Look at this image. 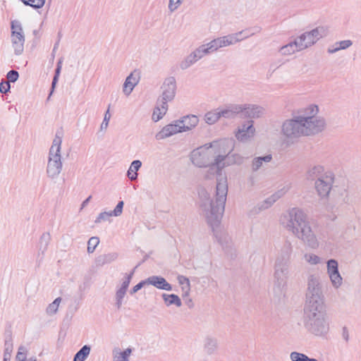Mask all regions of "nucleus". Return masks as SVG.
<instances>
[{"mask_svg":"<svg viewBox=\"0 0 361 361\" xmlns=\"http://www.w3.org/2000/svg\"><path fill=\"white\" fill-rule=\"evenodd\" d=\"M230 143L228 140H215L194 149L189 155L191 163L195 167L209 168L204 173V179L210 180L216 175L215 197H210L204 191L200 194L201 212L212 227L219 225L224 212L228 180L223 169L226 167V150Z\"/></svg>","mask_w":361,"mask_h":361,"instance_id":"1","label":"nucleus"},{"mask_svg":"<svg viewBox=\"0 0 361 361\" xmlns=\"http://www.w3.org/2000/svg\"><path fill=\"white\" fill-rule=\"evenodd\" d=\"M302 323L307 331L314 336L325 337L329 332L324 296L319 279L314 275L308 279Z\"/></svg>","mask_w":361,"mask_h":361,"instance_id":"2","label":"nucleus"},{"mask_svg":"<svg viewBox=\"0 0 361 361\" xmlns=\"http://www.w3.org/2000/svg\"><path fill=\"white\" fill-rule=\"evenodd\" d=\"M319 109L317 105H307L302 109L298 115L283 122L281 135L288 142H293L301 137L321 133L326 127V121L319 115Z\"/></svg>","mask_w":361,"mask_h":361,"instance_id":"3","label":"nucleus"},{"mask_svg":"<svg viewBox=\"0 0 361 361\" xmlns=\"http://www.w3.org/2000/svg\"><path fill=\"white\" fill-rule=\"evenodd\" d=\"M279 223L310 249L317 250L319 247L318 236L307 214L302 209L292 207L287 209L281 215Z\"/></svg>","mask_w":361,"mask_h":361,"instance_id":"4","label":"nucleus"},{"mask_svg":"<svg viewBox=\"0 0 361 361\" xmlns=\"http://www.w3.org/2000/svg\"><path fill=\"white\" fill-rule=\"evenodd\" d=\"M61 143L62 137L56 134L49 149L46 170L48 178L51 180L57 179L62 171Z\"/></svg>","mask_w":361,"mask_h":361,"instance_id":"5","label":"nucleus"},{"mask_svg":"<svg viewBox=\"0 0 361 361\" xmlns=\"http://www.w3.org/2000/svg\"><path fill=\"white\" fill-rule=\"evenodd\" d=\"M329 34L327 25H319L315 28L305 32L295 39L302 50L309 48L316 44L320 39L326 37Z\"/></svg>","mask_w":361,"mask_h":361,"instance_id":"6","label":"nucleus"},{"mask_svg":"<svg viewBox=\"0 0 361 361\" xmlns=\"http://www.w3.org/2000/svg\"><path fill=\"white\" fill-rule=\"evenodd\" d=\"M252 35L253 33H250L247 30H242L238 32L217 37L209 42L208 44L212 53H214L221 48L233 45L245 39L248 38Z\"/></svg>","mask_w":361,"mask_h":361,"instance_id":"7","label":"nucleus"},{"mask_svg":"<svg viewBox=\"0 0 361 361\" xmlns=\"http://www.w3.org/2000/svg\"><path fill=\"white\" fill-rule=\"evenodd\" d=\"M11 40L16 55H20L24 49L25 35L21 24L18 20L11 23Z\"/></svg>","mask_w":361,"mask_h":361,"instance_id":"8","label":"nucleus"},{"mask_svg":"<svg viewBox=\"0 0 361 361\" xmlns=\"http://www.w3.org/2000/svg\"><path fill=\"white\" fill-rule=\"evenodd\" d=\"M177 85L174 77L169 76L164 79L161 87L158 101L166 103L172 102L176 94Z\"/></svg>","mask_w":361,"mask_h":361,"instance_id":"9","label":"nucleus"},{"mask_svg":"<svg viewBox=\"0 0 361 361\" xmlns=\"http://www.w3.org/2000/svg\"><path fill=\"white\" fill-rule=\"evenodd\" d=\"M256 135V128L252 119L244 121L238 125L234 132L236 140L240 142L251 141Z\"/></svg>","mask_w":361,"mask_h":361,"instance_id":"10","label":"nucleus"},{"mask_svg":"<svg viewBox=\"0 0 361 361\" xmlns=\"http://www.w3.org/2000/svg\"><path fill=\"white\" fill-rule=\"evenodd\" d=\"M333 180L331 174L318 177L316 180L314 188L320 197L324 198L329 195L333 184Z\"/></svg>","mask_w":361,"mask_h":361,"instance_id":"11","label":"nucleus"},{"mask_svg":"<svg viewBox=\"0 0 361 361\" xmlns=\"http://www.w3.org/2000/svg\"><path fill=\"white\" fill-rule=\"evenodd\" d=\"M178 119L164 126L155 135L157 140H164L178 133H184Z\"/></svg>","mask_w":361,"mask_h":361,"instance_id":"12","label":"nucleus"},{"mask_svg":"<svg viewBox=\"0 0 361 361\" xmlns=\"http://www.w3.org/2000/svg\"><path fill=\"white\" fill-rule=\"evenodd\" d=\"M221 140H228L231 142L228 145V148H227V151L226 150V157H225V163L226 167L231 165H238L240 166L243 164L245 161L244 157H243L239 153H231V152L234 149V141L231 138H221Z\"/></svg>","mask_w":361,"mask_h":361,"instance_id":"13","label":"nucleus"},{"mask_svg":"<svg viewBox=\"0 0 361 361\" xmlns=\"http://www.w3.org/2000/svg\"><path fill=\"white\" fill-rule=\"evenodd\" d=\"M139 81V73L136 71H133L128 75L123 85L122 91L123 94L128 97L132 93L135 87L138 84Z\"/></svg>","mask_w":361,"mask_h":361,"instance_id":"14","label":"nucleus"},{"mask_svg":"<svg viewBox=\"0 0 361 361\" xmlns=\"http://www.w3.org/2000/svg\"><path fill=\"white\" fill-rule=\"evenodd\" d=\"M184 133L190 131L195 128L200 122V118L194 114L184 116L178 119Z\"/></svg>","mask_w":361,"mask_h":361,"instance_id":"15","label":"nucleus"},{"mask_svg":"<svg viewBox=\"0 0 361 361\" xmlns=\"http://www.w3.org/2000/svg\"><path fill=\"white\" fill-rule=\"evenodd\" d=\"M123 201H119L113 211L101 212L97 217L95 223L106 221L111 216H120L123 213Z\"/></svg>","mask_w":361,"mask_h":361,"instance_id":"16","label":"nucleus"},{"mask_svg":"<svg viewBox=\"0 0 361 361\" xmlns=\"http://www.w3.org/2000/svg\"><path fill=\"white\" fill-rule=\"evenodd\" d=\"M242 112L250 118H258L264 114V109L255 104L241 105Z\"/></svg>","mask_w":361,"mask_h":361,"instance_id":"17","label":"nucleus"},{"mask_svg":"<svg viewBox=\"0 0 361 361\" xmlns=\"http://www.w3.org/2000/svg\"><path fill=\"white\" fill-rule=\"evenodd\" d=\"M51 241V235L49 232L43 233L39 240L37 247V258L42 259L47 252Z\"/></svg>","mask_w":361,"mask_h":361,"instance_id":"18","label":"nucleus"},{"mask_svg":"<svg viewBox=\"0 0 361 361\" xmlns=\"http://www.w3.org/2000/svg\"><path fill=\"white\" fill-rule=\"evenodd\" d=\"M147 285H152L157 288L171 290L172 287L163 277L152 276L147 279Z\"/></svg>","mask_w":361,"mask_h":361,"instance_id":"19","label":"nucleus"},{"mask_svg":"<svg viewBox=\"0 0 361 361\" xmlns=\"http://www.w3.org/2000/svg\"><path fill=\"white\" fill-rule=\"evenodd\" d=\"M220 118H233L237 114L242 112L241 105H231L224 108H218Z\"/></svg>","mask_w":361,"mask_h":361,"instance_id":"20","label":"nucleus"},{"mask_svg":"<svg viewBox=\"0 0 361 361\" xmlns=\"http://www.w3.org/2000/svg\"><path fill=\"white\" fill-rule=\"evenodd\" d=\"M169 106L166 103L158 101L157 106L154 109L152 120L154 122L160 121L166 114Z\"/></svg>","mask_w":361,"mask_h":361,"instance_id":"21","label":"nucleus"},{"mask_svg":"<svg viewBox=\"0 0 361 361\" xmlns=\"http://www.w3.org/2000/svg\"><path fill=\"white\" fill-rule=\"evenodd\" d=\"M300 51H302V49L295 38L293 42L281 47L279 49V52L283 56H289Z\"/></svg>","mask_w":361,"mask_h":361,"instance_id":"22","label":"nucleus"},{"mask_svg":"<svg viewBox=\"0 0 361 361\" xmlns=\"http://www.w3.org/2000/svg\"><path fill=\"white\" fill-rule=\"evenodd\" d=\"M142 163L140 160H134L131 162L126 176L130 180H135L137 179V171L140 169Z\"/></svg>","mask_w":361,"mask_h":361,"instance_id":"23","label":"nucleus"},{"mask_svg":"<svg viewBox=\"0 0 361 361\" xmlns=\"http://www.w3.org/2000/svg\"><path fill=\"white\" fill-rule=\"evenodd\" d=\"M303 259L305 263L310 266H317L324 263L322 257L312 252H305L303 255Z\"/></svg>","mask_w":361,"mask_h":361,"instance_id":"24","label":"nucleus"},{"mask_svg":"<svg viewBox=\"0 0 361 361\" xmlns=\"http://www.w3.org/2000/svg\"><path fill=\"white\" fill-rule=\"evenodd\" d=\"M352 44L353 42L350 39L336 42L328 49V52L330 54H334L341 50L349 48Z\"/></svg>","mask_w":361,"mask_h":361,"instance_id":"25","label":"nucleus"},{"mask_svg":"<svg viewBox=\"0 0 361 361\" xmlns=\"http://www.w3.org/2000/svg\"><path fill=\"white\" fill-rule=\"evenodd\" d=\"M203 119L207 124L210 126L216 123L220 119V115L218 108L212 109L205 113Z\"/></svg>","mask_w":361,"mask_h":361,"instance_id":"26","label":"nucleus"},{"mask_svg":"<svg viewBox=\"0 0 361 361\" xmlns=\"http://www.w3.org/2000/svg\"><path fill=\"white\" fill-rule=\"evenodd\" d=\"M271 160V155H266L264 157H257L252 159L251 164V169L253 171H258L262 167L264 163H268Z\"/></svg>","mask_w":361,"mask_h":361,"instance_id":"27","label":"nucleus"},{"mask_svg":"<svg viewBox=\"0 0 361 361\" xmlns=\"http://www.w3.org/2000/svg\"><path fill=\"white\" fill-rule=\"evenodd\" d=\"M164 303L166 306L176 305L179 307L181 306L182 302L180 298L175 294L163 293L161 295Z\"/></svg>","mask_w":361,"mask_h":361,"instance_id":"28","label":"nucleus"},{"mask_svg":"<svg viewBox=\"0 0 361 361\" xmlns=\"http://www.w3.org/2000/svg\"><path fill=\"white\" fill-rule=\"evenodd\" d=\"M131 354V350L126 348L125 350L116 349L114 350V361H129Z\"/></svg>","mask_w":361,"mask_h":361,"instance_id":"29","label":"nucleus"},{"mask_svg":"<svg viewBox=\"0 0 361 361\" xmlns=\"http://www.w3.org/2000/svg\"><path fill=\"white\" fill-rule=\"evenodd\" d=\"M330 174L331 173L325 172L324 166L320 165L314 166L307 171V176L309 178H317V179L318 177Z\"/></svg>","mask_w":361,"mask_h":361,"instance_id":"30","label":"nucleus"},{"mask_svg":"<svg viewBox=\"0 0 361 361\" xmlns=\"http://www.w3.org/2000/svg\"><path fill=\"white\" fill-rule=\"evenodd\" d=\"M193 54H195L197 59L199 61L206 55L212 54L211 48L207 43L203 44L192 51Z\"/></svg>","mask_w":361,"mask_h":361,"instance_id":"31","label":"nucleus"},{"mask_svg":"<svg viewBox=\"0 0 361 361\" xmlns=\"http://www.w3.org/2000/svg\"><path fill=\"white\" fill-rule=\"evenodd\" d=\"M198 60L197 59L195 54L192 51L190 54L187 55L179 64L180 68L182 70H186L195 63Z\"/></svg>","mask_w":361,"mask_h":361,"instance_id":"32","label":"nucleus"},{"mask_svg":"<svg viewBox=\"0 0 361 361\" xmlns=\"http://www.w3.org/2000/svg\"><path fill=\"white\" fill-rule=\"evenodd\" d=\"M278 200H279L276 197V196L272 194L257 204V209L259 211L266 210L272 207L274 204Z\"/></svg>","mask_w":361,"mask_h":361,"instance_id":"33","label":"nucleus"},{"mask_svg":"<svg viewBox=\"0 0 361 361\" xmlns=\"http://www.w3.org/2000/svg\"><path fill=\"white\" fill-rule=\"evenodd\" d=\"M329 277L331 282L332 286L335 288H338L343 284V276L340 272H328Z\"/></svg>","mask_w":361,"mask_h":361,"instance_id":"34","label":"nucleus"},{"mask_svg":"<svg viewBox=\"0 0 361 361\" xmlns=\"http://www.w3.org/2000/svg\"><path fill=\"white\" fill-rule=\"evenodd\" d=\"M90 347L84 345L74 356L73 361H85L90 353Z\"/></svg>","mask_w":361,"mask_h":361,"instance_id":"35","label":"nucleus"},{"mask_svg":"<svg viewBox=\"0 0 361 361\" xmlns=\"http://www.w3.org/2000/svg\"><path fill=\"white\" fill-rule=\"evenodd\" d=\"M117 258L116 253H109L106 255H100L97 259V264L98 265H103L106 263H110Z\"/></svg>","mask_w":361,"mask_h":361,"instance_id":"36","label":"nucleus"},{"mask_svg":"<svg viewBox=\"0 0 361 361\" xmlns=\"http://www.w3.org/2000/svg\"><path fill=\"white\" fill-rule=\"evenodd\" d=\"M61 302V298H56L51 303H50L47 306V307L46 309L47 314L49 316L54 315L57 312Z\"/></svg>","mask_w":361,"mask_h":361,"instance_id":"37","label":"nucleus"},{"mask_svg":"<svg viewBox=\"0 0 361 361\" xmlns=\"http://www.w3.org/2000/svg\"><path fill=\"white\" fill-rule=\"evenodd\" d=\"M126 293V291L116 288L114 296V301L115 306L116 307L117 309L119 310L122 307Z\"/></svg>","mask_w":361,"mask_h":361,"instance_id":"38","label":"nucleus"},{"mask_svg":"<svg viewBox=\"0 0 361 361\" xmlns=\"http://www.w3.org/2000/svg\"><path fill=\"white\" fill-rule=\"evenodd\" d=\"M290 359L291 361H318L317 359L310 358L306 355L296 351L290 353Z\"/></svg>","mask_w":361,"mask_h":361,"instance_id":"39","label":"nucleus"},{"mask_svg":"<svg viewBox=\"0 0 361 361\" xmlns=\"http://www.w3.org/2000/svg\"><path fill=\"white\" fill-rule=\"evenodd\" d=\"M133 277V273L129 274H126L123 278L121 279L119 283L117 286V288L123 290L124 291L128 290L130 283Z\"/></svg>","mask_w":361,"mask_h":361,"instance_id":"40","label":"nucleus"},{"mask_svg":"<svg viewBox=\"0 0 361 361\" xmlns=\"http://www.w3.org/2000/svg\"><path fill=\"white\" fill-rule=\"evenodd\" d=\"M28 351L29 350L27 346L24 345H20L16 356V361H25Z\"/></svg>","mask_w":361,"mask_h":361,"instance_id":"41","label":"nucleus"},{"mask_svg":"<svg viewBox=\"0 0 361 361\" xmlns=\"http://www.w3.org/2000/svg\"><path fill=\"white\" fill-rule=\"evenodd\" d=\"M291 188L290 183H286L283 185L281 186L280 188L278 189L274 193H273L276 197L279 200L282 197H283Z\"/></svg>","mask_w":361,"mask_h":361,"instance_id":"42","label":"nucleus"},{"mask_svg":"<svg viewBox=\"0 0 361 361\" xmlns=\"http://www.w3.org/2000/svg\"><path fill=\"white\" fill-rule=\"evenodd\" d=\"M111 116V114L109 112V110L108 109L106 111V113L104 114V119H103L102 123L100 124V126H99L100 132H102V133L106 132V130H107L108 126H109Z\"/></svg>","mask_w":361,"mask_h":361,"instance_id":"43","label":"nucleus"},{"mask_svg":"<svg viewBox=\"0 0 361 361\" xmlns=\"http://www.w3.org/2000/svg\"><path fill=\"white\" fill-rule=\"evenodd\" d=\"M99 243V239L97 237H91L87 242V252L92 253Z\"/></svg>","mask_w":361,"mask_h":361,"instance_id":"44","label":"nucleus"},{"mask_svg":"<svg viewBox=\"0 0 361 361\" xmlns=\"http://www.w3.org/2000/svg\"><path fill=\"white\" fill-rule=\"evenodd\" d=\"M185 0H169L168 9L171 13L176 11Z\"/></svg>","mask_w":361,"mask_h":361,"instance_id":"45","label":"nucleus"},{"mask_svg":"<svg viewBox=\"0 0 361 361\" xmlns=\"http://www.w3.org/2000/svg\"><path fill=\"white\" fill-rule=\"evenodd\" d=\"M22 1L26 5H29L35 8H40L44 5L46 0H22Z\"/></svg>","mask_w":361,"mask_h":361,"instance_id":"46","label":"nucleus"},{"mask_svg":"<svg viewBox=\"0 0 361 361\" xmlns=\"http://www.w3.org/2000/svg\"><path fill=\"white\" fill-rule=\"evenodd\" d=\"M179 283L181 286V288L185 293H188L190 290V282L189 279L183 276H179L178 277Z\"/></svg>","mask_w":361,"mask_h":361,"instance_id":"47","label":"nucleus"},{"mask_svg":"<svg viewBox=\"0 0 361 361\" xmlns=\"http://www.w3.org/2000/svg\"><path fill=\"white\" fill-rule=\"evenodd\" d=\"M289 254L288 253L286 257H279L276 260L275 267L276 268H282V267L286 265L288 261Z\"/></svg>","mask_w":361,"mask_h":361,"instance_id":"48","label":"nucleus"},{"mask_svg":"<svg viewBox=\"0 0 361 361\" xmlns=\"http://www.w3.org/2000/svg\"><path fill=\"white\" fill-rule=\"evenodd\" d=\"M327 271H338V264L336 259H329L326 262Z\"/></svg>","mask_w":361,"mask_h":361,"instance_id":"49","label":"nucleus"},{"mask_svg":"<svg viewBox=\"0 0 361 361\" xmlns=\"http://www.w3.org/2000/svg\"><path fill=\"white\" fill-rule=\"evenodd\" d=\"M7 79H8V82H16L18 77H19V75H18V73L16 71H10L8 73H7Z\"/></svg>","mask_w":361,"mask_h":361,"instance_id":"50","label":"nucleus"},{"mask_svg":"<svg viewBox=\"0 0 361 361\" xmlns=\"http://www.w3.org/2000/svg\"><path fill=\"white\" fill-rule=\"evenodd\" d=\"M145 285H147V279L143 280L140 281L139 283L135 285L130 290V294L133 295L135 293H137L138 290H140L142 287H144Z\"/></svg>","mask_w":361,"mask_h":361,"instance_id":"51","label":"nucleus"},{"mask_svg":"<svg viewBox=\"0 0 361 361\" xmlns=\"http://www.w3.org/2000/svg\"><path fill=\"white\" fill-rule=\"evenodd\" d=\"M10 83L8 82H1L0 83V92L6 93L10 90Z\"/></svg>","mask_w":361,"mask_h":361,"instance_id":"52","label":"nucleus"},{"mask_svg":"<svg viewBox=\"0 0 361 361\" xmlns=\"http://www.w3.org/2000/svg\"><path fill=\"white\" fill-rule=\"evenodd\" d=\"M11 353H12V347L11 346H6V348H5L4 357L11 358Z\"/></svg>","mask_w":361,"mask_h":361,"instance_id":"53","label":"nucleus"},{"mask_svg":"<svg viewBox=\"0 0 361 361\" xmlns=\"http://www.w3.org/2000/svg\"><path fill=\"white\" fill-rule=\"evenodd\" d=\"M342 337L345 341H348L349 340V332L345 327L343 329Z\"/></svg>","mask_w":361,"mask_h":361,"instance_id":"54","label":"nucleus"},{"mask_svg":"<svg viewBox=\"0 0 361 361\" xmlns=\"http://www.w3.org/2000/svg\"><path fill=\"white\" fill-rule=\"evenodd\" d=\"M208 345H210L213 349H216L217 347L216 342L212 340L209 341Z\"/></svg>","mask_w":361,"mask_h":361,"instance_id":"55","label":"nucleus"},{"mask_svg":"<svg viewBox=\"0 0 361 361\" xmlns=\"http://www.w3.org/2000/svg\"><path fill=\"white\" fill-rule=\"evenodd\" d=\"M57 80H58V77H55V76H54V79H53V81H52V85H51V86H52V89H54V87H55V85H56V83Z\"/></svg>","mask_w":361,"mask_h":361,"instance_id":"56","label":"nucleus"},{"mask_svg":"<svg viewBox=\"0 0 361 361\" xmlns=\"http://www.w3.org/2000/svg\"><path fill=\"white\" fill-rule=\"evenodd\" d=\"M60 70H61V66H59L57 67L56 70L55 77H58L59 78Z\"/></svg>","mask_w":361,"mask_h":361,"instance_id":"57","label":"nucleus"},{"mask_svg":"<svg viewBox=\"0 0 361 361\" xmlns=\"http://www.w3.org/2000/svg\"><path fill=\"white\" fill-rule=\"evenodd\" d=\"M91 196H89L83 202H82V206L84 207L85 205H86L88 202L91 199Z\"/></svg>","mask_w":361,"mask_h":361,"instance_id":"58","label":"nucleus"},{"mask_svg":"<svg viewBox=\"0 0 361 361\" xmlns=\"http://www.w3.org/2000/svg\"><path fill=\"white\" fill-rule=\"evenodd\" d=\"M10 360H11V358L4 357V360L3 361H10Z\"/></svg>","mask_w":361,"mask_h":361,"instance_id":"59","label":"nucleus"},{"mask_svg":"<svg viewBox=\"0 0 361 361\" xmlns=\"http://www.w3.org/2000/svg\"><path fill=\"white\" fill-rule=\"evenodd\" d=\"M28 361H37V360L35 357H31V358L29 359Z\"/></svg>","mask_w":361,"mask_h":361,"instance_id":"60","label":"nucleus"}]
</instances>
